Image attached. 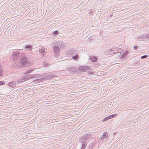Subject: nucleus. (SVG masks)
I'll return each mask as SVG.
<instances>
[{
  "label": "nucleus",
  "mask_w": 149,
  "mask_h": 149,
  "mask_svg": "<svg viewBox=\"0 0 149 149\" xmlns=\"http://www.w3.org/2000/svg\"><path fill=\"white\" fill-rule=\"evenodd\" d=\"M30 54H31L30 52L26 53H21L19 61L21 62V64L22 66V67H28L30 65V61H29Z\"/></svg>",
  "instance_id": "f257e3e1"
},
{
  "label": "nucleus",
  "mask_w": 149,
  "mask_h": 149,
  "mask_svg": "<svg viewBox=\"0 0 149 149\" xmlns=\"http://www.w3.org/2000/svg\"><path fill=\"white\" fill-rule=\"evenodd\" d=\"M89 66H80L79 69L74 67L69 66L67 68V70L70 72L72 73L77 72L79 70L80 72L87 71L89 69Z\"/></svg>",
  "instance_id": "f03ea898"
},
{
  "label": "nucleus",
  "mask_w": 149,
  "mask_h": 149,
  "mask_svg": "<svg viewBox=\"0 0 149 149\" xmlns=\"http://www.w3.org/2000/svg\"><path fill=\"white\" fill-rule=\"evenodd\" d=\"M21 55V53H20L19 51H17L13 52V59L15 60L17 59H19Z\"/></svg>",
  "instance_id": "7ed1b4c3"
},
{
  "label": "nucleus",
  "mask_w": 149,
  "mask_h": 149,
  "mask_svg": "<svg viewBox=\"0 0 149 149\" xmlns=\"http://www.w3.org/2000/svg\"><path fill=\"white\" fill-rule=\"evenodd\" d=\"M38 74H31L29 75H26V76L24 77L25 81H26L31 78L37 77H38Z\"/></svg>",
  "instance_id": "20e7f679"
},
{
  "label": "nucleus",
  "mask_w": 149,
  "mask_h": 149,
  "mask_svg": "<svg viewBox=\"0 0 149 149\" xmlns=\"http://www.w3.org/2000/svg\"><path fill=\"white\" fill-rule=\"evenodd\" d=\"M54 54L58 56L59 55L60 50L59 47L58 46H55L53 49Z\"/></svg>",
  "instance_id": "39448f33"
},
{
  "label": "nucleus",
  "mask_w": 149,
  "mask_h": 149,
  "mask_svg": "<svg viewBox=\"0 0 149 149\" xmlns=\"http://www.w3.org/2000/svg\"><path fill=\"white\" fill-rule=\"evenodd\" d=\"M24 47V50L25 51H31L33 49V46L31 45H25Z\"/></svg>",
  "instance_id": "423d86ee"
},
{
  "label": "nucleus",
  "mask_w": 149,
  "mask_h": 149,
  "mask_svg": "<svg viewBox=\"0 0 149 149\" xmlns=\"http://www.w3.org/2000/svg\"><path fill=\"white\" fill-rule=\"evenodd\" d=\"M108 138V135L107 132H104L103 134L101 139L103 141H106L107 140Z\"/></svg>",
  "instance_id": "0eeeda50"
},
{
  "label": "nucleus",
  "mask_w": 149,
  "mask_h": 149,
  "mask_svg": "<svg viewBox=\"0 0 149 149\" xmlns=\"http://www.w3.org/2000/svg\"><path fill=\"white\" fill-rule=\"evenodd\" d=\"M22 66L21 64V62H17L15 64H14L12 65V67L15 68H21Z\"/></svg>",
  "instance_id": "6e6552de"
},
{
  "label": "nucleus",
  "mask_w": 149,
  "mask_h": 149,
  "mask_svg": "<svg viewBox=\"0 0 149 149\" xmlns=\"http://www.w3.org/2000/svg\"><path fill=\"white\" fill-rule=\"evenodd\" d=\"M89 59L93 62H95L98 60V58L95 56L91 55L90 56Z\"/></svg>",
  "instance_id": "1a4fd4ad"
},
{
  "label": "nucleus",
  "mask_w": 149,
  "mask_h": 149,
  "mask_svg": "<svg viewBox=\"0 0 149 149\" xmlns=\"http://www.w3.org/2000/svg\"><path fill=\"white\" fill-rule=\"evenodd\" d=\"M105 54L107 55H112L114 54V52L113 51L112 48L107 50L105 52Z\"/></svg>",
  "instance_id": "9d476101"
},
{
  "label": "nucleus",
  "mask_w": 149,
  "mask_h": 149,
  "mask_svg": "<svg viewBox=\"0 0 149 149\" xmlns=\"http://www.w3.org/2000/svg\"><path fill=\"white\" fill-rule=\"evenodd\" d=\"M8 85L10 87L12 88H13L15 87L16 84V82L15 81H12L9 82L8 84Z\"/></svg>",
  "instance_id": "9b49d317"
},
{
  "label": "nucleus",
  "mask_w": 149,
  "mask_h": 149,
  "mask_svg": "<svg viewBox=\"0 0 149 149\" xmlns=\"http://www.w3.org/2000/svg\"><path fill=\"white\" fill-rule=\"evenodd\" d=\"M112 49L113 50V51L114 52V54L118 53V56H120L121 54L119 53V48L118 47H116V48H113Z\"/></svg>",
  "instance_id": "f8f14e48"
},
{
  "label": "nucleus",
  "mask_w": 149,
  "mask_h": 149,
  "mask_svg": "<svg viewBox=\"0 0 149 149\" xmlns=\"http://www.w3.org/2000/svg\"><path fill=\"white\" fill-rule=\"evenodd\" d=\"M146 36L144 35H141L136 38V40L137 41H141L142 40L145 39Z\"/></svg>",
  "instance_id": "ddd939ff"
},
{
  "label": "nucleus",
  "mask_w": 149,
  "mask_h": 149,
  "mask_svg": "<svg viewBox=\"0 0 149 149\" xmlns=\"http://www.w3.org/2000/svg\"><path fill=\"white\" fill-rule=\"evenodd\" d=\"M85 135V134H84V135H83L80 139L79 141L80 142L82 143L83 141H88L87 140V139H86V136Z\"/></svg>",
  "instance_id": "4468645a"
},
{
  "label": "nucleus",
  "mask_w": 149,
  "mask_h": 149,
  "mask_svg": "<svg viewBox=\"0 0 149 149\" xmlns=\"http://www.w3.org/2000/svg\"><path fill=\"white\" fill-rule=\"evenodd\" d=\"M82 149H84L86 147L87 144V142L86 141H83L82 142Z\"/></svg>",
  "instance_id": "2eb2a0df"
},
{
  "label": "nucleus",
  "mask_w": 149,
  "mask_h": 149,
  "mask_svg": "<svg viewBox=\"0 0 149 149\" xmlns=\"http://www.w3.org/2000/svg\"><path fill=\"white\" fill-rule=\"evenodd\" d=\"M3 69L2 68L1 66L0 65V77L3 76Z\"/></svg>",
  "instance_id": "dca6fc26"
},
{
  "label": "nucleus",
  "mask_w": 149,
  "mask_h": 149,
  "mask_svg": "<svg viewBox=\"0 0 149 149\" xmlns=\"http://www.w3.org/2000/svg\"><path fill=\"white\" fill-rule=\"evenodd\" d=\"M75 50H71L68 51L67 52V54L68 55H71V54H72L73 53H74Z\"/></svg>",
  "instance_id": "f3484780"
},
{
  "label": "nucleus",
  "mask_w": 149,
  "mask_h": 149,
  "mask_svg": "<svg viewBox=\"0 0 149 149\" xmlns=\"http://www.w3.org/2000/svg\"><path fill=\"white\" fill-rule=\"evenodd\" d=\"M39 52H41L42 54L44 55L45 54V48H43L39 50Z\"/></svg>",
  "instance_id": "a211bd4d"
},
{
  "label": "nucleus",
  "mask_w": 149,
  "mask_h": 149,
  "mask_svg": "<svg viewBox=\"0 0 149 149\" xmlns=\"http://www.w3.org/2000/svg\"><path fill=\"white\" fill-rule=\"evenodd\" d=\"M55 76L54 75H48V76H46L45 77H46V78H45V79H52V78H53L54 77V76Z\"/></svg>",
  "instance_id": "6ab92c4d"
},
{
  "label": "nucleus",
  "mask_w": 149,
  "mask_h": 149,
  "mask_svg": "<svg viewBox=\"0 0 149 149\" xmlns=\"http://www.w3.org/2000/svg\"><path fill=\"white\" fill-rule=\"evenodd\" d=\"M25 81L24 79V77H23L22 79H19L18 81V83H21L22 82H23Z\"/></svg>",
  "instance_id": "aec40b11"
},
{
  "label": "nucleus",
  "mask_w": 149,
  "mask_h": 149,
  "mask_svg": "<svg viewBox=\"0 0 149 149\" xmlns=\"http://www.w3.org/2000/svg\"><path fill=\"white\" fill-rule=\"evenodd\" d=\"M78 57L79 56L78 55L75 54L74 56H72V58L74 60H76L78 58Z\"/></svg>",
  "instance_id": "412c9836"
},
{
  "label": "nucleus",
  "mask_w": 149,
  "mask_h": 149,
  "mask_svg": "<svg viewBox=\"0 0 149 149\" xmlns=\"http://www.w3.org/2000/svg\"><path fill=\"white\" fill-rule=\"evenodd\" d=\"M100 65V63H93V66L94 67H97L98 66H99Z\"/></svg>",
  "instance_id": "4be33fe9"
},
{
  "label": "nucleus",
  "mask_w": 149,
  "mask_h": 149,
  "mask_svg": "<svg viewBox=\"0 0 149 149\" xmlns=\"http://www.w3.org/2000/svg\"><path fill=\"white\" fill-rule=\"evenodd\" d=\"M59 33V32L58 31L56 30L54 31L52 33V34L55 36V35H58Z\"/></svg>",
  "instance_id": "5701e85b"
},
{
  "label": "nucleus",
  "mask_w": 149,
  "mask_h": 149,
  "mask_svg": "<svg viewBox=\"0 0 149 149\" xmlns=\"http://www.w3.org/2000/svg\"><path fill=\"white\" fill-rule=\"evenodd\" d=\"M41 81V79H36L33 81V82H34L38 83Z\"/></svg>",
  "instance_id": "b1692460"
},
{
  "label": "nucleus",
  "mask_w": 149,
  "mask_h": 149,
  "mask_svg": "<svg viewBox=\"0 0 149 149\" xmlns=\"http://www.w3.org/2000/svg\"><path fill=\"white\" fill-rule=\"evenodd\" d=\"M114 117V115L113 114L111 115H110L109 116H108L107 117L108 120L111 118H113Z\"/></svg>",
  "instance_id": "393cba45"
},
{
  "label": "nucleus",
  "mask_w": 149,
  "mask_h": 149,
  "mask_svg": "<svg viewBox=\"0 0 149 149\" xmlns=\"http://www.w3.org/2000/svg\"><path fill=\"white\" fill-rule=\"evenodd\" d=\"M93 145L94 143H91L89 145V148H91V149H92L93 147Z\"/></svg>",
  "instance_id": "a878e982"
},
{
  "label": "nucleus",
  "mask_w": 149,
  "mask_h": 149,
  "mask_svg": "<svg viewBox=\"0 0 149 149\" xmlns=\"http://www.w3.org/2000/svg\"><path fill=\"white\" fill-rule=\"evenodd\" d=\"M85 136H86V139H87V140H88V139L91 136V134H88L86 135H85Z\"/></svg>",
  "instance_id": "bb28decb"
},
{
  "label": "nucleus",
  "mask_w": 149,
  "mask_h": 149,
  "mask_svg": "<svg viewBox=\"0 0 149 149\" xmlns=\"http://www.w3.org/2000/svg\"><path fill=\"white\" fill-rule=\"evenodd\" d=\"M128 53L129 52L127 51H126L125 52H124L123 54L125 56L127 55Z\"/></svg>",
  "instance_id": "cd10ccee"
},
{
  "label": "nucleus",
  "mask_w": 149,
  "mask_h": 149,
  "mask_svg": "<svg viewBox=\"0 0 149 149\" xmlns=\"http://www.w3.org/2000/svg\"><path fill=\"white\" fill-rule=\"evenodd\" d=\"M33 69H32L31 70H28L26 71V73L29 74L31 72H33Z\"/></svg>",
  "instance_id": "c85d7f7f"
},
{
  "label": "nucleus",
  "mask_w": 149,
  "mask_h": 149,
  "mask_svg": "<svg viewBox=\"0 0 149 149\" xmlns=\"http://www.w3.org/2000/svg\"><path fill=\"white\" fill-rule=\"evenodd\" d=\"M65 45L61 43L59 44L58 46L60 47L61 48H63L64 47Z\"/></svg>",
  "instance_id": "c756f323"
},
{
  "label": "nucleus",
  "mask_w": 149,
  "mask_h": 149,
  "mask_svg": "<svg viewBox=\"0 0 149 149\" xmlns=\"http://www.w3.org/2000/svg\"><path fill=\"white\" fill-rule=\"evenodd\" d=\"M147 57H148L147 55H144V56H142L141 57V59H144V58H146Z\"/></svg>",
  "instance_id": "7c9ffc66"
},
{
  "label": "nucleus",
  "mask_w": 149,
  "mask_h": 149,
  "mask_svg": "<svg viewBox=\"0 0 149 149\" xmlns=\"http://www.w3.org/2000/svg\"><path fill=\"white\" fill-rule=\"evenodd\" d=\"M108 120V118L107 117H106L104 118L102 120V121H103V122H104V121L107 120Z\"/></svg>",
  "instance_id": "2f4dec72"
},
{
  "label": "nucleus",
  "mask_w": 149,
  "mask_h": 149,
  "mask_svg": "<svg viewBox=\"0 0 149 149\" xmlns=\"http://www.w3.org/2000/svg\"><path fill=\"white\" fill-rule=\"evenodd\" d=\"M5 84V82L3 81H0V85H4Z\"/></svg>",
  "instance_id": "473e14b6"
},
{
  "label": "nucleus",
  "mask_w": 149,
  "mask_h": 149,
  "mask_svg": "<svg viewBox=\"0 0 149 149\" xmlns=\"http://www.w3.org/2000/svg\"><path fill=\"white\" fill-rule=\"evenodd\" d=\"M145 35L146 36V39H148L149 38V34H145Z\"/></svg>",
  "instance_id": "72a5a7b5"
},
{
  "label": "nucleus",
  "mask_w": 149,
  "mask_h": 149,
  "mask_svg": "<svg viewBox=\"0 0 149 149\" xmlns=\"http://www.w3.org/2000/svg\"><path fill=\"white\" fill-rule=\"evenodd\" d=\"M134 50H137V49L138 48V47L137 46H135L133 47Z\"/></svg>",
  "instance_id": "f704fd0d"
},
{
  "label": "nucleus",
  "mask_w": 149,
  "mask_h": 149,
  "mask_svg": "<svg viewBox=\"0 0 149 149\" xmlns=\"http://www.w3.org/2000/svg\"><path fill=\"white\" fill-rule=\"evenodd\" d=\"M93 13V12L92 11H90L88 12V13L90 15H92Z\"/></svg>",
  "instance_id": "c9c22d12"
},
{
  "label": "nucleus",
  "mask_w": 149,
  "mask_h": 149,
  "mask_svg": "<svg viewBox=\"0 0 149 149\" xmlns=\"http://www.w3.org/2000/svg\"><path fill=\"white\" fill-rule=\"evenodd\" d=\"M119 53H120V52H122L123 51V50L121 48H119Z\"/></svg>",
  "instance_id": "e433bc0d"
},
{
  "label": "nucleus",
  "mask_w": 149,
  "mask_h": 149,
  "mask_svg": "<svg viewBox=\"0 0 149 149\" xmlns=\"http://www.w3.org/2000/svg\"><path fill=\"white\" fill-rule=\"evenodd\" d=\"M125 56L123 54L121 56L120 58H123L125 57Z\"/></svg>",
  "instance_id": "4c0bfd02"
},
{
  "label": "nucleus",
  "mask_w": 149,
  "mask_h": 149,
  "mask_svg": "<svg viewBox=\"0 0 149 149\" xmlns=\"http://www.w3.org/2000/svg\"><path fill=\"white\" fill-rule=\"evenodd\" d=\"M48 64H46L45 63H44V65L45 66H48Z\"/></svg>",
  "instance_id": "58836bf2"
},
{
  "label": "nucleus",
  "mask_w": 149,
  "mask_h": 149,
  "mask_svg": "<svg viewBox=\"0 0 149 149\" xmlns=\"http://www.w3.org/2000/svg\"><path fill=\"white\" fill-rule=\"evenodd\" d=\"M113 16V14H111V15H109V17H112Z\"/></svg>",
  "instance_id": "ea45409f"
},
{
  "label": "nucleus",
  "mask_w": 149,
  "mask_h": 149,
  "mask_svg": "<svg viewBox=\"0 0 149 149\" xmlns=\"http://www.w3.org/2000/svg\"><path fill=\"white\" fill-rule=\"evenodd\" d=\"M117 134L116 132H115L113 133V135H115Z\"/></svg>",
  "instance_id": "a19ab883"
},
{
  "label": "nucleus",
  "mask_w": 149,
  "mask_h": 149,
  "mask_svg": "<svg viewBox=\"0 0 149 149\" xmlns=\"http://www.w3.org/2000/svg\"><path fill=\"white\" fill-rule=\"evenodd\" d=\"M79 70L78 71H77V72H78H78H79Z\"/></svg>",
  "instance_id": "79ce46f5"
}]
</instances>
